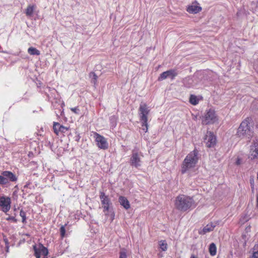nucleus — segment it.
Returning a JSON list of instances; mask_svg holds the SVG:
<instances>
[{"instance_id":"f257e3e1","label":"nucleus","mask_w":258,"mask_h":258,"mask_svg":"<svg viewBox=\"0 0 258 258\" xmlns=\"http://www.w3.org/2000/svg\"><path fill=\"white\" fill-rule=\"evenodd\" d=\"M175 206L178 210L185 212L195 207V201L189 196L180 195L176 198Z\"/></svg>"},{"instance_id":"f03ea898","label":"nucleus","mask_w":258,"mask_h":258,"mask_svg":"<svg viewBox=\"0 0 258 258\" xmlns=\"http://www.w3.org/2000/svg\"><path fill=\"white\" fill-rule=\"evenodd\" d=\"M198 160V151L197 150H194L190 152L182 162L181 169V173L184 174L189 169L195 167Z\"/></svg>"},{"instance_id":"7ed1b4c3","label":"nucleus","mask_w":258,"mask_h":258,"mask_svg":"<svg viewBox=\"0 0 258 258\" xmlns=\"http://www.w3.org/2000/svg\"><path fill=\"white\" fill-rule=\"evenodd\" d=\"M251 119L247 117L240 123L237 129V135L239 138L250 139L253 135Z\"/></svg>"},{"instance_id":"20e7f679","label":"nucleus","mask_w":258,"mask_h":258,"mask_svg":"<svg viewBox=\"0 0 258 258\" xmlns=\"http://www.w3.org/2000/svg\"><path fill=\"white\" fill-rule=\"evenodd\" d=\"M142 153L137 150H133L130 156L129 160L130 165L132 167L139 169L142 165Z\"/></svg>"},{"instance_id":"39448f33","label":"nucleus","mask_w":258,"mask_h":258,"mask_svg":"<svg viewBox=\"0 0 258 258\" xmlns=\"http://www.w3.org/2000/svg\"><path fill=\"white\" fill-rule=\"evenodd\" d=\"M94 138L97 146L100 149L106 150L108 148V143L106 139L96 132L94 133Z\"/></svg>"},{"instance_id":"423d86ee","label":"nucleus","mask_w":258,"mask_h":258,"mask_svg":"<svg viewBox=\"0 0 258 258\" xmlns=\"http://www.w3.org/2000/svg\"><path fill=\"white\" fill-rule=\"evenodd\" d=\"M217 120L215 112L213 109H209L203 117V124H208L214 123Z\"/></svg>"},{"instance_id":"0eeeda50","label":"nucleus","mask_w":258,"mask_h":258,"mask_svg":"<svg viewBox=\"0 0 258 258\" xmlns=\"http://www.w3.org/2000/svg\"><path fill=\"white\" fill-rule=\"evenodd\" d=\"M139 112L141 121H143L144 123L146 124V121H148V115L150 112V110L147 107L146 104L142 103L140 105Z\"/></svg>"},{"instance_id":"6e6552de","label":"nucleus","mask_w":258,"mask_h":258,"mask_svg":"<svg viewBox=\"0 0 258 258\" xmlns=\"http://www.w3.org/2000/svg\"><path fill=\"white\" fill-rule=\"evenodd\" d=\"M33 249L36 258H40L41 255L46 256L48 253L47 249L40 243L37 245H34Z\"/></svg>"},{"instance_id":"1a4fd4ad","label":"nucleus","mask_w":258,"mask_h":258,"mask_svg":"<svg viewBox=\"0 0 258 258\" xmlns=\"http://www.w3.org/2000/svg\"><path fill=\"white\" fill-rule=\"evenodd\" d=\"M11 201L10 198L8 197L3 196L0 198V207L2 210L5 213H7L11 209Z\"/></svg>"},{"instance_id":"9d476101","label":"nucleus","mask_w":258,"mask_h":258,"mask_svg":"<svg viewBox=\"0 0 258 258\" xmlns=\"http://www.w3.org/2000/svg\"><path fill=\"white\" fill-rule=\"evenodd\" d=\"M204 142L207 147H214L216 143V137L211 132H207L204 139Z\"/></svg>"},{"instance_id":"9b49d317","label":"nucleus","mask_w":258,"mask_h":258,"mask_svg":"<svg viewBox=\"0 0 258 258\" xmlns=\"http://www.w3.org/2000/svg\"><path fill=\"white\" fill-rule=\"evenodd\" d=\"M177 75V73L176 71L175 70L171 69L161 73L159 77L158 80L159 81H161L168 78H170L171 80H174Z\"/></svg>"},{"instance_id":"f8f14e48","label":"nucleus","mask_w":258,"mask_h":258,"mask_svg":"<svg viewBox=\"0 0 258 258\" xmlns=\"http://www.w3.org/2000/svg\"><path fill=\"white\" fill-rule=\"evenodd\" d=\"M100 198L103 208V212L104 213L108 212L109 210L110 206L112 204L110 199L104 192H101Z\"/></svg>"},{"instance_id":"ddd939ff","label":"nucleus","mask_w":258,"mask_h":258,"mask_svg":"<svg viewBox=\"0 0 258 258\" xmlns=\"http://www.w3.org/2000/svg\"><path fill=\"white\" fill-rule=\"evenodd\" d=\"M53 128L54 132L57 135H58L59 133H65L69 130L68 127L56 122H53Z\"/></svg>"},{"instance_id":"4468645a","label":"nucleus","mask_w":258,"mask_h":258,"mask_svg":"<svg viewBox=\"0 0 258 258\" xmlns=\"http://www.w3.org/2000/svg\"><path fill=\"white\" fill-rule=\"evenodd\" d=\"M2 174L3 175L5 178L8 180V183L9 181L15 182L17 180V177L16 175L11 171H4L2 172Z\"/></svg>"},{"instance_id":"2eb2a0df","label":"nucleus","mask_w":258,"mask_h":258,"mask_svg":"<svg viewBox=\"0 0 258 258\" xmlns=\"http://www.w3.org/2000/svg\"><path fill=\"white\" fill-rule=\"evenodd\" d=\"M251 159L258 157V140L254 142L253 145L251 147Z\"/></svg>"},{"instance_id":"dca6fc26","label":"nucleus","mask_w":258,"mask_h":258,"mask_svg":"<svg viewBox=\"0 0 258 258\" xmlns=\"http://www.w3.org/2000/svg\"><path fill=\"white\" fill-rule=\"evenodd\" d=\"M120 204L126 210L130 208V204L127 199L123 196H120L118 199Z\"/></svg>"},{"instance_id":"f3484780","label":"nucleus","mask_w":258,"mask_h":258,"mask_svg":"<svg viewBox=\"0 0 258 258\" xmlns=\"http://www.w3.org/2000/svg\"><path fill=\"white\" fill-rule=\"evenodd\" d=\"M215 226L216 225L213 223L207 224L201 231H199V233L200 234H205L208 232L212 231L214 230Z\"/></svg>"},{"instance_id":"a211bd4d","label":"nucleus","mask_w":258,"mask_h":258,"mask_svg":"<svg viewBox=\"0 0 258 258\" xmlns=\"http://www.w3.org/2000/svg\"><path fill=\"white\" fill-rule=\"evenodd\" d=\"M202 8L196 5H191L187 8V11L191 14H197L200 12Z\"/></svg>"},{"instance_id":"6ab92c4d","label":"nucleus","mask_w":258,"mask_h":258,"mask_svg":"<svg viewBox=\"0 0 258 258\" xmlns=\"http://www.w3.org/2000/svg\"><path fill=\"white\" fill-rule=\"evenodd\" d=\"M35 8V5H29L26 9L25 14L27 17H30L32 16Z\"/></svg>"},{"instance_id":"aec40b11","label":"nucleus","mask_w":258,"mask_h":258,"mask_svg":"<svg viewBox=\"0 0 258 258\" xmlns=\"http://www.w3.org/2000/svg\"><path fill=\"white\" fill-rule=\"evenodd\" d=\"M209 251L212 256H214L217 253V247L214 243H212L209 245Z\"/></svg>"},{"instance_id":"412c9836","label":"nucleus","mask_w":258,"mask_h":258,"mask_svg":"<svg viewBox=\"0 0 258 258\" xmlns=\"http://www.w3.org/2000/svg\"><path fill=\"white\" fill-rule=\"evenodd\" d=\"M28 52L30 55H39L40 54V51L38 49H37L36 48H34L33 47H31L28 48Z\"/></svg>"},{"instance_id":"4be33fe9","label":"nucleus","mask_w":258,"mask_h":258,"mask_svg":"<svg viewBox=\"0 0 258 258\" xmlns=\"http://www.w3.org/2000/svg\"><path fill=\"white\" fill-rule=\"evenodd\" d=\"M193 81L192 79L189 77L185 78L183 80L184 85L187 88H190L192 86V83Z\"/></svg>"},{"instance_id":"5701e85b","label":"nucleus","mask_w":258,"mask_h":258,"mask_svg":"<svg viewBox=\"0 0 258 258\" xmlns=\"http://www.w3.org/2000/svg\"><path fill=\"white\" fill-rule=\"evenodd\" d=\"M189 102L194 105H196L199 103V99L197 97L194 95H191L189 97Z\"/></svg>"},{"instance_id":"b1692460","label":"nucleus","mask_w":258,"mask_h":258,"mask_svg":"<svg viewBox=\"0 0 258 258\" xmlns=\"http://www.w3.org/2000/svg\"><path fill=\"white\" fill-rule=\"evenodd\" d=\"M20 216L22 217V222L23 223H26V214L22 209L20 212Z\"/></svg>"},{"instance_id":"393cba45","label":"nucleus","mask_w":258,"mask_h":258,"mask_svg":"<svg viewBox=\"0 0 258 258\" xmlns=\"http://www.w3.org/2000/svg\"><path fill=\"white\" fill-rule=\"evenodd\" d=\"M159 246L162 250L165 251L167 250V244L165 240H162L160 241Z\"/></svg>"},{"instance_id":"a878e982","label":"nucleus","mask_w":258,"mask_h":258,"mask_svg":"<svg viewBox=\"0 0 258 258\" xmlns=\"http://www.w3.org/2000/svg\"><path fill=\"white\" fill-rule=\"evenodd\" d=\"M8 183V180L5 178L3 175H0V185H5Z\"/></svg>"},{"instance_id":"bb28decb","label":"nucleus","mask_w":258,"mask_h":258,"mask_svg":"<svg viewBox=\"0 0 258 258\" xmlns=\"http://www.w3.org/2000/svg\"><path fill=\"white\" fill-rule=\"evenodd\" d=\"M60 233L61 238H63L66 235L65 225H62L60 228Z\"/></svg>"},{"instance_id":"cd10ccee","label":"nucleus","mask_w":258,"mask_h":258,"mask_svg":"<svg viewBox=\"0 0 258 258\" xmlns=\"http://www.w3.org/2000/svg\"><path fill=\"white\" fill-rule=\"evenodd\" d=\"M148 121H146V124H144V121H141V122H142V130L145 132H147L148 131Z\"/></svg>"},{"instance_id":"c85d7f7f","label":"nucleus","mask_w":258,"mask_h":258,"mask_svg":"<svg viewBox=\"0 0 258 258\" xmlns=\"http://www.w3.org/2000/svg\"><path fill=\"white\" fill-rule=\"evenodd\" d=\"M126 253L124 250H121L119 252V258H126Z\"/></svg>"},{"instance_id":"c756f323","label":"nucleus","mask_w":258,"mask_h":258,"mask_svg":"<svg viewBox=\"0 0 258 258\" xmlns=\"http://www.w3.org/2000/svg\"><path fill=\"white\" fill-rule=\"evenodd\" d=\"M6 220L7 221H11L14 223H16L17 222V220L13 216H9L6 218Z\"/></svg>"},{"instance_id":"7c9ffc66","label":"nucleus","mask_w":258,"mask_h":258,"mask_svg":"<svg viewBox=\"0 0 258 258\" xmlns=\"http://www.w3.org/2000/svg\"><path fill=\"white\" fill-rule=\"evenodd\" d=\"M90 77H92V79L95 80V81L97 80L98 77L96 74L93 72H92L90 74Z\"/></svg>"},{"instance_id":"2f4dec72","label":"nucleus","mask_w":258,"mask_h":258,"mask_svg":"<svg viewBox=\"0 0 258 258\" xmlns=\"http://www.w3.org/2000/svg\"><path fill=\"white\" fill-rule=\"evenodd\" d=\"M71 110L76 114H78L79 113L80 110L77 107L71 108Z\"/></svg>"},{"instance_id":"473e14b6","label":"nucleus","mask_w":258,"mask_h":258,"mask_svg":"<svg viewBox=\"0 0 258 258\" xmlns=\"http://www.w3.org/2000/svg\"><path fill=\"white\" fill-rule=\"evenodd\" d=\"M252 258H258V252L254 251L253 252Z\"/></svg>"},{"instance_id":"72a5a7b5","label":"nucleus","mask_w":258,"mask_h":258,"mask_svg":"<svg viewBox=\"0 0 258 258\" xmlns=\"http://www.w3.org/2000/svg\"><path fill=\"white\" fill-rule=\"evenodd\" d=\"M241 159L239 158H237V160L236 161V162H235L236 164L237 165H239L241 164Z\"/></svg>"},{"instance_id":"f704fd0d","label":"nucleus","mask_w":258,"mask_h":258,"mask_svg":"<svg viewBox=\"0 0 258 258\" xmlns=\"http://www.w3.org/2000/svg\"><path fill=\"white\" fill-rule=\"evenodd\" d=\"M0 52L4 53H8V52L6 51H4L2 50V47L0 46Z\"/></svg>"},{"instance_id":"c9c22d12","label":"nucleus","mask_w":258,"mask_h":258,"mask_svg":"<svg viewBox=\"0 0 258 258\" xmlns=\"http://www.w3.org/2000/svg\"><path fill=\"white\" fill-rule=\"evenodd\" d=\"M4 241H5V243H6V246H7V245H9V243H8V239H6H6H4Z\"/></svg>"},{"instance_id":"e433bc0d","label":"nucleus","mask_w":258,"mask_h":258,"mask_svg":"<svg viewBox=\"0 0 258 258\" xmlns=\"http://www.w3.org/2000/svg\"><path fill=\"white\" fill-rule=\"evenodd\" d=\"M97 82V81H95V80L92 79V83H93L94 85L96 84Z\"/></svg>"},{"instance_id":"4c0bfd02","label":"nucleus","mask_w":258,"mask_h":258,"mask_svg":"<svg viewBox=\"0 0 258 258\" xmlns=\"http://www.w3.org/2000/svg\"><path fill=\"white\" fill-rule=\"evenodd\" d=\"M114 119H115V117L114 116H111V117H110V119L111 120H113Z\"/></svg>"},{"instance_id":"58836bf2","label":"nucleus","mask_w":258,"mask_h":258,"mask_svg":"<svg viewBox=\"0 0 258 258\" xmlns=\"http://www.w3.org/2000/svg\"><path fill=\"white\" fill-rule=\"evenodd\" d=\"M79 140H80V136H78L77 137H76V141H79Z\"/></svg>"},{"instance_id":"ea45409f","label":"nucleus","mask_w":258,"mask_h":258,"mask_svg":"<svg viewBox=\"0 0 258 258\" xmlns=\"http://www.w3.org/2000/svg\"><path fill=\"white\" fill-rule=\"evenodd\" d=\"M6 248H7V249H6V251H7V252H9V245H7V246H6Z\"/></svg>"},{"instance_id":"a19ab883","label":"nucleus","mask_w":258,"mask_h":258,"mask_svg":"<svg viewBox=\"0 0 258 258\" xmlns=\"http://www.w3.org/2000/svg\"><path fill=\"white\" fill-rule=\"evenodd\" d=\"M190 258H197V257L196 256H195V255L192 254L190 256Z\"/></svg>"},{"instance_id":"79ce46f5","label":"nucleus","mask_w":258,"mask_h":258,"mask_svg":"<svg viewBox=\"0 0 258 258\" xmlns=\"http://www.w3.org/2000/svg\"><path fill=\"white\" fill-rule=\"evenodd\" d=\"M243 222L247 221L248 220V218H245V217L243 218Z\"/></svg>"},{"instance_id":"37998d69","label":"nucleus","mask_w":258,"mask_h":258,"mask_svg":"<svg viewBox=\"0 0 258 258\" xmlns=\"http://www.w3.org/2000/svg\"><path fill=\"white\" fill-rule=\"evenodd\" d=\"M255 249H255V246H254V250H255Z\"/></svg>"}]
</instances>
